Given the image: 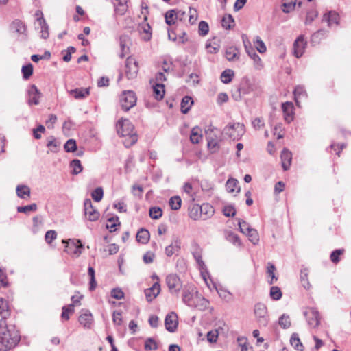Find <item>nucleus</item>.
Wrapping results in <instances>:
<instances>
[{"instance_id": "nucleus-1", "label": "nucleus", "mask_w": 351, "mask_h": 351, "mask_svg": "<svg viewBox=\"0 0 351 351\" xmlns=\"http://www.w3.org/2000/svg\"><path fill=\"white\" fill-rule=\"evenodd\" d=\"M20 340L19 331L14 325H8L3 319L0 320V351L14 348Z\"/></svg>"}, {"instance_id": "nucleus-2", "label": "nucleus", "mask_w": 351, "mask_h": 351, "mask_svg": "<svg viewBox=\"0 0 351 351\" xmlns=\"http://www.w3.org/2000/svg\"><path fill=\"white\" fill-rule=\"evenodd\" d=\"M117 132L119 135L125 137L123 144L126 147H130L138 141L137 134L134 132V125L127 119H121L117 125Z\"/></svg>"}, {"instance_id": "nucleus-3", "label": "nucleus", "mask_w": 351, "mask_h": 351, "mask_svg": "<svg viewBox=\"0 0 351 351\" xmlns=\"http://www.w3.org/2000/svg\"><path fill=\"white\" fill-rule=\"evenodd\" d=\"M206 138L207 141V146L211 152H215L219 147V132L218 130L213 126H209L205 130Z\"/></svg>"}, {"instance_id": "nucleus-4", "label": "nucleus", "mask_w": 351, "mask_h": 351, "mask_svg": "<svg viewBox=\"0 0 351 351\" xmlns=\"http://www.w3.org/2000/svg\"><path fill=\"white\" fill-rule=\"evenodd\" d=\"M223 133L233 140H239L245 134V125L241 123H229L223 130Z\"/></svg>"}, {"instance_id": "nucleus-5", "label": "nucleus", "mask_w": 351, "mask_h": 351, "mask_svg": "<svg viewBox=\"0 0 351 351\" xmlns=\"http://www.w3.org/2000/svg\"><path fill=\"white\" fill-rule=\"evenodd\" d=\"M165 282L169 293L178 296L182 287V282L180 277L176 274H168L166 276Z\"/></svg>"}, {"instance_id": "nucleus-6", "label": "nucleus", "mask_w": 351, "mask_h": 351, "mask_svg": "<svg viewBox=\"0 0 351 351\" xmlns=\"http://www.w3.org/2000/svg\"><path fill=\"white\" fill-rule=\"evenodd\" d=\"M120 103L122 109L124 111H128L136 105V97L135 93L132 90L123 91L120 97Z\"/></svg>"}, {"instance_id": "nucleus-7", "label": "nucleus", "mask_w": 351, "mask_h": 351, "mask_svg": "<svg viewBox=\"0 0 351 351\" xmlns=\"http://www.w3.org/2000/svg\"><path fill=\"white\" fill-rule=\"evenodd\" d=\"M254 312L259 324L263 326H266L269 320L266 305L260 302L256 304L254 306Z\"/></svg>"}, {"instance_id": "nucleus-8", "label": "nucleus", "mask_w": 351, "mask_h": 351, "mask_svg": "<svg viewBox=\"0 0 351 351\" xmlns=\"http://www.w3.org/2000/svg\"><path fill=\"white\" fill-rule=\"evenodd\" d=\"M139 69L138 63L135 58L130 56L126 59L125 64V73L128 79H134Z\"/></svg>"}, {"instance_id": "nucleus-9", "label": "nucleus", "mask_w": 351, "mask_h": 351, "mask_svg": "<svg viewBox=\"0 0 351 351\" xmlns=\"http://www.w3.org/2000/svg\"><path fill=\"white\" fill-rule=\"evenodd\" d=\"M63 243H66L65 251L71 255L78 257L82 254L83 245L80 240L69 239L67 241L62 240Z\"/></svg>"}, {"instance_id": "nucleus-10", "label": "nucleus", "mask_w": 351, "mask_h": 351, "mask_svg": "<svg viewBox=\"0 0 351 351\" xmlns=\"http://www.w3.org/2000/svg\"><path fill=\"white\" fill-rule=\"evenodd\" d=\"M308 324L313 328H316L320 324L321 317L318 311L315 308H308L304 313Z\"/></svg>"}, {"instance_id": "nucleus-11", "label": "nucleus", "mask_w": 351, "mask_h": 351, "mask_svg": "<svg viewBox=\"0 0 351 351\" xmlns=\"http://www.w3.org/2000/svg\"><path fill=\"white\" fill-rule=\"evenodd\" d=\"M84 210L86 217L90 221H97L100 216L99 211L93 206L90 199H86L84 202Z\"/></svg>"}, {"instance_id": "nucleus-12", "label": "nucleus", "mask_w": 351, "mask_h": 351, "mask_svg": "<svg viewBox=\"0 0 351 351\" xmlns=\"http://www.w3.org/2000/svg\"><path fill=\"white\" fill-rule=\"evenodd\" d=\"M10 28L13 32L18 34V37L20 40H27V27L23 21L20 20L14 21L10 25Z\"/></svg>"}, {"instance_id": "nucleus-13", "label": "nucleus", "mask_w": 351, "mask_h": 351, "mask_svg": "<svg viewBox=\"0 0 351 351\" xmlns=\"http://www.w3.org/2000/svg\"><path fill=\"white\" fill-rule=\"evenodd\" d=\"M196 294H198L197 291H195V289L192 287H185L182 291V302L191 307L193 306L195 299L196 298Z\"/></svg>"}, {"instance_id": "nucleus-14", "label": "nucleus", "mask_w": 351, "mask_h": 351, "mask_svg": "<svg viewBox=\"0 0 351 351\" xmlns=\"http://www.w3.org/2000/svg\"><path fill=\"white\" fill-rule=\"evenodd\" d=\"M40 91L37 88V87L34 84L31 85L27 91L28 105H38L40 104Z\"/></svg>"}, {"instance_id": "nucleus-15", "label": "nucleus", "mask_w": 351, "mask_h": 351, "mask_svg": "<svg viewBox=\"0 0 351 351\" xmlns=\"http://www.w3.org/2000/svg\"><path fill=\"white\" fill-rule=\"evenodd\" d=\"M178 324V316L176 313L171 312L165 317V325L166 329L171 332H173L177 329Z\"/></svg>"}, {"instance_id": "nucleus-16", "label": "nucleus", "mask_w": 351, "mask_h": 351, "mask_svg": "<svg viewBox=\"0 0 351 351\" xmlns=\"http://www.w3.org/2000/svg\"><path fill=\"white\" fill-rule=\"evenodd\" d=\"M306 45V42L304 41V36L300 35L293 43V55L296 58H300L304 52Z\"/></svg>"}, {"instance_id": "nucleus-17", "label": "nucleus", "mask_w": 351, "mask_h": 351, "mask_svg": "<svg viewBox=\"0 0 351 351\" xmlns=\"http://www.w3.org/2000/svg\"><path fill=\"white\" fill-rule=\"evenodd\" d=\"M210 306V302L201 295L196 294V298L193 302V306L191 307L196 308L199 311H205L208 309Z\"/></svg>"}, {"instance_id": "nucleus-18", "label": "nucleus", "mask_w": 351, "mask_h": 351, "mask_svg": "<svg viewBox=\"0 0 351 351\" xmlns=\"http://www.w3.org/2000/svg\"><path fill=\"white\" fill-rule=\"evenodd\" d=\"M75 99H84L90 95V88H77L68 91Z\"/></svg>"}, {"instance_id": "nucleus-19", "label": "nucleus", "mask_w": 351, "mask_h": 351, "mask_svg": "<svg viewBox=\"0 0 351 351\" xmlns=\"http://www.w3.org/2000/svg\"><path fill=\"white\" fill-rule=\"evenodd\" d=\"M181 247V241L179 239H174L171 243L165 250V254L170 257L173 254H178Z\"/></svg>"}, {"instance_id": "nucleus-20", "label": "nucleus", "mask_w": 351, "mask_h": 351, "mask_svg": "<svg viewBox=\"0 0 351 351\" xmlns=\"http://www.w3.org/2000/svg\"><path fill=\"white\" fill-rule=\"evenodd\" d=\"M160 285L159 282H155L152 287L145 290L146 299L148 302H152L160 293Z\"/></svg>"}, {"instance_id": "nucleus-21", "label": "nucleus", "mask_w": 351, "mask_h": 351, "mask_svg": "<svg viewBox=\"0 0 351 351\" xmlns=\"http://www.w3.org/2000/svg\"><path fill=\"white\" fill-rule=\"evenodd\" d=\"M225 56L229 62H236L239 59L240 53L236 47L230 46L226 48Z\"/></svg>"}, {"instance_id": "nucleus-22", "label": "nucleus", "mask_w": 351, "mask_h": 351, "mask_svg": "<svg viewBox=\"0 0 351 351\" xmlns=\"http://www.w3.org/2000/svg\"><path fill=\"white\" fill-rule=\"evenodd\" d=\"M280 158L282 162V167L285 171H287L289 169L291 160H292V154L287 149H284L280 154Z\"/></svg>"}, {"instance_id": "nucleus-23", "label": "nucleus", "mask_w": 351, "mask_h": 351, "mask_svg": "<svg viewBox=\"0 0 351 351\" xmlns=\"http://www.w3.org/2000/svg\"><path fill=\"white\" fill-rule=\"evenodd\" d=\"M83 313L79 317V322L84 327L90 328L93 323V315L88 310H83Z\"/></svg>"}, {"instance_id": "nucleus-24", "label": "nucleus", "mask_w": 351, "mask_h": 351, "mask_svg": "<svg viewBox=\"0 0 351 351\" xmlns=\"http://www.w3.org/2000/svg\"><path fill=\"white\" fill-rule=\"evenodd\" d=\"M293 106L291 102H286L282 104V110L284 113L285 120L287 123H290L293 121Z\"/></svg>"}, {"instance_id": "nucleus-25", "label": "nucleus", "mask_w": 351, "mask_h": 351, "mask_svg": "<svg viewBox=\"0 0 351 351\" xmlns=\"http://www.w3.org/2000/svg\"><path fill=\"white\" fill-rule=\"evenodd\" d=\"M224 237L226 241L232 243L236 247H241L242 243L239 237L234 232L230 230H226L224 232Z\"/></svg>"}, {"instance_id": "nucleus-26", "label": "nucleus", "mask_w": 351, "mask_h": 351, "mask_svg": "<svg viewBox=\"0 0 351 351\" xmlns=\"http://www.w3.org/2000/svg\"><path fill=\"white\" fill-rule=\"evenodd\" d=\"M246 53L254 61V66L256 70H261L263 68V62L259 56L256 53L253 48L247 49Z\"/></svg>"}, {"instance_id": "nucleus-27", "label": "nucleus", "mask_w": 351, "mask_h": 351, "mask_svg": "<svg viewBox=\"0 0 351 351\" xmlns=\"http://www.w3.org/2000/svg\"><path fill=\"white\" fill-rule=\"evenodd\" d=\"M200 206L197 204H192L189 207V215L193 220H198L202 217Z\"/></svg>"}, {"instance_id": "nucleus-28", "label": "nucleus", "mask_w": 351, "mask_h": 351, "mask_svg": "<svg viewBox=\"0 0 351 351\" xmlns=\"http://www.w3.org/2000/svg\"><path fill=\"white\" fill-rule=\"evenodd\" d=\"M200 212L202 214L201 218H202L204 220L211 217L215 213L213 207L208 204H204L202 206H200Z\"/></svg>"}, {"instance_id": "nucleus-29", "label": "nucleus", "mask_w": 351, "mask_h": 351, "mask_svg": "<svg viewBox=\"0 0 351 351\" xmlns=\"http://www.w3.org/2000/svg\"><path fill=\"white\" fill-rule=\"evenodd\" d=\"M154 97L157 100H161L165 95V86L162 84L156 83L153 86Z\"/></svg>"}, {"instance_id": "nucleus-30", "label": "nucleus", "mask_w": 351, "mask_h": 351, "mask_svg": "<svg viewBox=\"0 0 351 351\" xmlns=\"http://www.w3.org/2000/svg\"><path fill=\"white\" fill-rule=\"evenodd\" d=\"M150 234L148 230L141 228L136 234V240L138 242L145 244L149 240Z\"/></svg>"}, {"instance_id": "nucleus-31", "label": "nucleus", "mask_w": 351, "mask_h": 351, "mask_svg": "<svg viewBox=\"0 0 351 351\" xmlns=\"http://www.w3.org/2000/svg\"><path fill=\"white\" fill-rule=\"evenodd\" d=\"M193 104V101L191 97H189V96L184 97L182 99L181 105H180L181 106V112L183 114H186L189 111Z\"/></svg>"}, {"instance_id": "nucleus-32", "label": "nucleus", "mask_w": 351, "mask_h": 351, "mask_svg": "<svg viewBox=\"0 0 351 351\" xmlns=\"http://www.w3.org/2000/svg\"><path fill=\"white\" fill-rule=\"evenodd\" d=\"M339 16L335 12H330L328 14H325L323 16V21H326L328 26L332 24H337Z\"/></svg>"}, {"instance_id": "nucleus-33", "label": "nucleus", "mask_w": 351, "mask_h": 351, "mask_svg": "<svg viewBox=\"0 0 351 351\" xmlns=\"http://www.w3.org/2000/svg\"><path fill=\"white\" fill-rule=\"evenodd\" d=\"M202 139L201 134V129L198 127H195L192 129L190 135V140L193 143H198Z\"/></svg>"}, {"instance_id": "nucleus-34", "label": "nucleus", "mask_w": 351, "mask_h": 351, "mask_svg": "<svg viewBox=\"0 0 351 351\" xmlns=\"http://www.w3.org/2000/svg\"><path fill=\"white\" fill-rule=\"evenodd\" d=\"M226 188L228 192L234 193L239 192L240 187L238 186V182L235 179H229L226 184Z\"/></svg>"}, {"instance_id": "nucleus-35", "label": "nucleus", "mask_w": 351, "mask_h": 351, "mask_svg": "<svg viewBox=\"0 0 351 351\" xmlns=\"http://www.w3.org/2000/svg\"><path fill=\"white\" fill-rule=\"evenodd\" d=\"M145 349L147 350H156L162 349L161 346L153 338H148L145 342Z\"/></svg>"}, {"instance_id": "nucleus-36", "label": "nucleus", "mask_w": 351, "mask_h": 351, "mask_svg": "<svg viewBox=\"0 0 351 351\" xmlns=\"http://www.w3.org/2000/svg\"><path fill=\"white\" fill-rule=\"evenodd\" d=\"M165 22L167 25H171L176 23V20H178L176 10H171L166 12L165 14Z\"/></svg>"}, {"instance_id": "nucleus-37", "label": "nucleus", "mask_w": 351, "mask_h": 351, "mask_svg": "<svg viewBox=\"0 0 351 351\" xmlns=\"http://www.w3.org/2000/svg\"><path fill=\"white\" fill-rule=\"evenodd\" d=\"M38 22L41 28V37L46 39L49 37V27L43 17H38Z\"/></svg>"}, {"instance_id": "nucleus-38", "label": "nucleus", "mask_w": 351, "mask_h": 351, "mask_svg": "<svg viewBox=\"0 0 351 351\" xmlns=\"http://www.w3.org/2000/svg\"><path fill=\"white\" fill-rule=\"evenodd\" d=\"M308 271L306 268H303L300 271V280L302 286L308 289L311 287V284L308 280Z\"/></svg>"}, {"instance_id": "nucleus-39", "label": "nucleus", "mask_w": 351, "mask_h": 351, "mask_svg": "<svg viewBox=\"0 0 351 351\" xmlns=\"http://www.w3.org/2000/svg\"><path fill=\"white\" fill-rule=\"evenodd\" d=\"M0 315L4 320L10 315L8 302L3 298H0Z\"/></svg>"}, {"instance_id": "nucleus-40", "label": "nucleus", "mask_w": 351, "mask_h": 351, "mask_svg": "<svg viewBox=\"0 0 351 351\" xmlns=\"http://www.w3.org/2000/svg\"><path fill=\"white\" fill-rule=\"evenodd\" d=\"M16 193L19 197L25 199L27 197H29L30 189L27 186L19 185L16 187Z\"/></svg>"}, {"instance_id": "nucleus-41", "label": "nucleus", "mask_w": 351, "mask_h": 351, "mask_svg": "<svg viewBox=\"0 0 351 351\" xmlns=\"http://www.w3.org/2000/svg\"><path fill=\"white\" fill-rule=\"evenodd\" d=\"M290 343H291V346L295 349H296L298 351L303 350V346L300 341V339H299L298 334L294 333L291 335V339H290Z\"/></svg>"}, {"instance_id": "nucleus-42", "label": "nucleus", "mask_w": 351, "mask_h": 351, "mask_svg": "<svg viewBox=\"0 0 351 351\" xmlns=\"http://www.w3.org/2000/svg\"><path fill=\"white\" fill-rule=\"evenodd\" d=\"M222 27L226 29H230L234 25L233 17L230 14L225 15L221 20Z\"/></svg>"}, {"instance_id": "nucleus-43", "label": "nucleus", "mask_w": 351, "mask_h": 351, "mask_svg": "<svg viewBox=\"0 0 351 351\" xmlns=\"http://www.w3.org/2000/svg\"><path fill=\"white\" fill-rule=\"evenodd\" d=\"M70 167L71 168V173L73 175H77L78 173L82 172L83 169L82 166L81 165V162L77 159L73 160L71 162Z\"/></svg>"}, {"instance_id": "nucleus-44", "label": "nucleus", "mask_w": 351, "mask_h": 351, "mask_svg": "<svg viewBox=\"0 0 351 351\" xmlns=\"http://www.w3.org/2000/svg\"><path fill=\"white\" fill-rule=\"evenodd\" d=\"M234 76V71L231 69H226L221 74V80L223 84L230 83Z\"/></svg>"}, {"instance_id": "nucleus-45", "label": "nucleus", "mask_w": 351, "mask_h": 351, "mask_svg": "<svg viewBox=\"0 0 351 351\" xmlns=\"http://www.w3.org/2000/svg\"><path fill=\"white\" fill-rule=\"evenodd\" d=\"M169 204L172 210H178L181 207L182 199L180 196H173L170 198Z\"/></svg>"}, {"instance_id": "nucleus-46", "label": "nucleus", "mask_w": 351, "mask_h": 351, "mask_svg": "<svg viewBox=\"0 0 351 351\" xmlns=\"http://www.w3.org/2000/svg\"><path fill=\"white\" fill-rule=\"evenodd\" d=\"M245 234L247 236L250 242H252L254 245H256L258 243L259 236L256 230L250 228L249 230L247 231V233Z\"/></svg>"}, {"instance_id": "nucleus-47", "label": "nucleus", "mask_w": 351, "mask_h": 351, "mask_svg": "<svg viewBox=\"0 0 351 351\" xmlns=\"http://www.w3.org/2000/svg\"><path fill=\"white\" fill-rule=\"evenodd\" d=\"M327 32L324 29H319L311 36V42L313 43H319V41L326 36Z\"/></svg>"}, {"instance_id": "nucleus-48", "label": "nucleus", "mask_w": 351, "mask_h": 351, "mask_svg": "<svg viewBox=\"0 0 351 351\" xmlns=\"http://www.w3.org/2000/svg\"><path fill=\"white\" fill-rule=\"evenodd\" d=\"M267 272L268 275L271 277V280L268 281L269 284L272 285L275 281L277 280V277L274 274V271L276 270V267L274 265L271 263H268L267 267Z\"/></svg>"}, {"instance_id": "nucleus-49", "label": "nucleus", "mask_w": 351, "mask_h": 351, "mask_svg": "<svg viewBox=\"0 0 351 351\" xmlns=\"http://www.w3.org/2000/svg\"><path fill=\"white\" fill-rule=\"evenodd\" d=\"M88 274L90 278L89 289L90 291H93V290H95V289L97 287V282H96L95 276V269L92 267H88Z\"/></svg>"}, {"instance_id": "nucleus-50", "label": "nucleus", "mask_w": 351, "mask_h": 351, "mask_svg": "<svg viewBox=\"0 0 351 351\" xmlns=\"http://www.w3.org/2000/svg\"><path fill=\"white\" fill-rule=\"evenodd\" d=\"M21 72L25 80H27L33 73V65L31 63L22 66Z\"/></svg>"}, {"instance_id": "nucleus-51", "label": "nucleus", "mask_w": 351, "mask_h": 351, "mask_svg": "<svg viewBox=\"0 0 351 351\" xmlns=\"http://www.w3.org/2000/svg\"><path fill=\"white\" fill-rule=\"evenodd\" d=\"M162 210L160 207H151L149 209V217L153 219H158L162 217Z\"/></svg>"}, {"instance_id": "nucleus-52", "label": "nucleus", "mask_w": 351, "mask_h": 351, "mask_svg": "<svg viewBox=\"0 0 351 351\" xmlns=\"http://www.w3.org/2000/svg\"><path fill=\"white\" fill-rule=\"evenodd\" d=\"M270 297L274 300H278L282 298V292L278 287L273 286L270 289Z\"/></svg>"}, {"instance_id": "nucleus-53", "label": "nucleus", "mask_w": 351, "mask_h": 351, "mask_svg": "<svg viewBox=\"0 0 351 351\" xmlns=\"http://www.w3.org/2000/svg\"><path fill=\"white\" fill-rule=\"evenodd\" d=\"M66 152H74L77 150L76 141L74 139H69L64 145Z\"/></svg>"}, {"instance_id": "nucleus-54", "label": "nucleus", "mask_w": 351, "mask_h": 351, "mask_svg": "<svg viewBox=\"0 0 351 351\" xmlns=\"http://www.w3.org/2000/svg\"><path fill=\"white\" fill-rule=\"evenodd\" d=\"M209 26L208 24L204 21H202L199 23L198 32L200 36H205L208 34Z\"/></svg>"}, {"instance_id": "nucleus-55", "label": "nucleus", "mask_w": 351, "mask_h": 351, "mask_svg": "<svg viewBox=\"0 0 351 351\" xmlns=\"http://www.w3.org/2000/svg\"><path fill=\"white\" fill-rule=\"evenodd\" d=\"M119 218L111 217L108 220V223H106V228L108 229L110 232H114L116 230V227L117 225H119Z\"/></svg>"}, {"instance_id": "nucleus-56", "label": "nucleus", "mask_w": 351, "mask_h": 351, "mask_svg": "<svg viewBox=\"0 0 351 351\" xmlns=\"http://www.w3.org/2000/svg\"><path fill=\"white\" fill-rule=\"evenodd\" d=\"M254 43L256 49L258 51L259 53H263L266 51L267 47L259 36L256 37V39Z\"/></svg>"}, {"instance_id": "nucleus-57", "label": "nucleus", "mask_w": 351, "mask_h": 351, "mask_svg": "<svg viewBox=\"0 0 351 351\" xmlns=\"http://www.w3.org/2000/svg\"><path fill=\"white\" fill-rule=\"evenodd\" d=\"M104 196V191L102 188L98 187L95 189L91 193L92 198L97 202H100Z\"/></svg>"}, {"instance_id": "nucleus-58", "label": "nucleus", "mask_w": 351, "mask_h": 351, "mask_svg": "<svg viewBox=\"0 0 351 351\" xmlns=\"http://www.w3.org/2000/svg\"><path fill=\"white\" fill-rule=\"evenodd\" d=\"M297 0H289L287 2L282 3V11L285 13H289L293 10L295 6Z\"/></svg>"}, {"instance_id": "nucleus-59", "label": "nucleus", "mask_w": 351, "mask_h": 351, "mask_svg": "<svg viewBox=\"0 0 351 351\" xmlns=\"http://www.w3.org/2000/svg\"><path fill=\"white\" fill-rule=\"evenodd\" d=\"M219 328L218 329L210 330L207 333L206 337L208 342L215 343L217 341L219 336Z\"/></svg>"}, {"instance_id": "nucleus-60", "label": "nucleus", "mask_w": 351, "mask_h": 351, "mask_svg": "<svg viewBox=\"0 0 351 351\" xmlns=\"http://www.w3.org/2000/svg\"><path fill=\"white\" fill-rule=\"evenodd\" d=\"M206 47L208 50V52L210 53H216L219 51L220 46L219 44L215 43V42H208L206 45Z\"/></svg>"}, {"instance_id": "nucleus-61", "label": "nucleus", "mask_w": 351, "mask_h": 351, "mask_svg": "<svg viewBox=\"0 0 351 351\" xmlns=\"http://www.w3.org/2000/svg\"><path fill=\"white\" fill-rule=\"evenodd\" d=\"M37 209V205L34 203L30 205L25 206H19L17 208V211L19 213H27L30 211H35Z\"/></svg>"}, {"instance_id": "nucleus-62", "label": "nucleus", "mask_w": 351, "mask_h": 351, "mask_svg": "<svg viewBox=\"0 0 351 351\" xmlns=\"http://www.w3.org/2000/svg\"><path fill=\"white\" fill-rule=\"evenodd\" d=\"M278 323L283 328H288L291 326L289 317L285 314L279 318Z\"/></svg>"}, {"instance_id": "nucleus-63", "label": "nucleus", "mask_w": 351, "mask_h": 351, "mask_svg": "<svg viewBox=\"0 0 351 351\" xmlns=\"http://www.w3.org/2000/svg\"><path fill=\"white\" fill-rule=\"evenodd\" d=\"M223 214L226 217H234L236 214V209L232 205L225 206L223 208Z\"/></svg>"}, {"instance_id": "nucleus-64", "label": "nucleus", "mask_w": 351, "mask_h": 351, "mask_svg": "<svg viewBox=\"0 0 351 351\" xmlns=\"http://www.w3.org/2000/svg\"><path fill=\"white\" fill-rule=\"evenodd\" d=\"M317 12L314 9H311V10L308 11L306 14L305 24L308 25L311 23V22L317 16Z\"/></svg>"}]
</instances>
